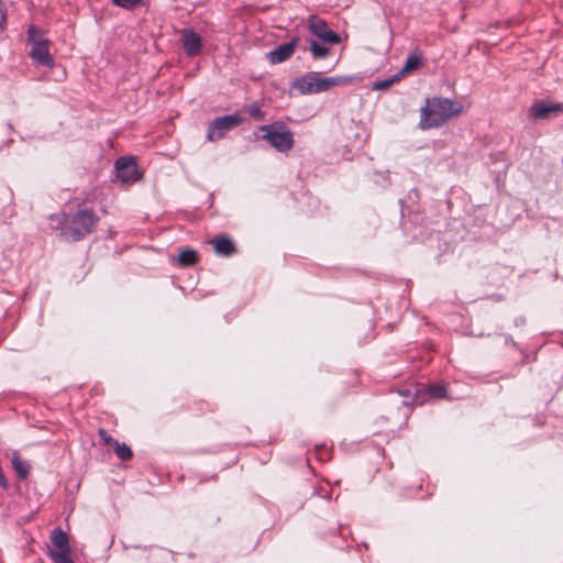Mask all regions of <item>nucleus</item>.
<instances>
[{"instance_id":"f257e3e1","label":"nucleus","mask_w":563,"mask_h":563,"mask_svg":"<svg viewBox=\"0 0 563 563\" xmlns=\"http://www.w3.org/2000/svg\"><path fill=\"white\" fill-rule=\"evenodd\" d=\"M57 221L60 235L65 241H80L91 234L99 222V217L93 210L84 208L73 213H63L60 217L52 218Z\"/></svg>"},{"instance_id":"f03ea898","label":"nucleus","mask_w":563,"mask_h":563,"mask_svg":"<svg viewBox=\"0 0 563 563\" xmlns=\"http://www.w3.org/2000/svg\"><path fill=\"white\" fill-rule=\"evenodd\" d=\"M462 104L448 98H433L421 110V128L431 129L444 124L462 112Z\"/></svg>"},{"instance_id":"7ed1b4c3","label":"nucleus","mask_w":563,"mask_h":563,"mask_svg":"<svg viewBox=\"0 0 563 563\" xmlns=\"http://www.w3.org/2000/svg\"><path fill=\"white\" fill-rule=\"evenodd\" d=\"M258 130L263 132L260 139L266 141L276 151L287 153L294 147V134L285 123L276 121L261 125Z\"/></svg>"},{"instance_id":"20e7f679","label":"nucleus","mask_w":563,"mask_h":563,"mask_svg":"<svg viewBox=\"0 0 563 563\" xmlns=\"http://www.w3.org/2000/svg\"><path fill=\"white\" fill-rule=\"evenodd\" d=\"M343 82L339 77H323L319 73H309L294 81V87L301 93H319Z\"/></svg>"},{"instance_id":"39448f33","label":"nucleus","mask_w":563,"mask_h":563,"mask_svg":"<svg viewBox=\"0 0 563 563\" xmlns=\"http://www.w3.org/2000/svg\"><path fill=\"white\" fill-rule=\"evenodd\" d=\"M27 38L31 43V57L41 66L53 67L54 59L48 51V41L43 38L41 32L31 26L27 31Z\"/></svg>"},{"instance_id":"423d86ee","label":"nucleus","mask_w":563,"mask_h":563,"mask_svg":"<svg viewBox=\"0 0 563 563\" xmlns=\"http://www.w3.org/2000/svg\"><path fill=\"white\" fill-rule=\"evenodd\" d=\"M242 122L243 118L238 113L217 118L209 124L207 137L212 142L218 141L225 132L239 126Z\"/></svg>"},{"instance_id":"0eeeda50","label":"nucleus","mask_w":563,"mask_h":563,"mask_svg":"<svg viewBox=\"0 0 563 563\" xmlns=\"http://www.w3.org/2000/svg\"><path fill=\"white\" fill-rule=\"evenodd\" d=\"M51 541L54 549H49L48 555L54 563H60L62 560L70 559L71 548L68 536L62 528H55L51 534Z\"/></svg>"},{"instance_id":"6e6552de","label":"nucleus","mask_w":563,"mask_h":563,"mask_svg":"<svg viewBox=\"0 0 563 563\" xmlns=\"http://www.w3.org/2000/svg\"><path fill=\"white\" fill-rule=\"evenodd\" d=\"M308 29L312 34L322 41L330 44L340 43V36L329 29L327 22L317 15H311L308 19Z\"/></svg>"},{"instance_id":"1a4fd4ad","label":"nucleus","mask_w":563,"mask_h":563,"mask_svg":"<svg viewBox=\"0 0 563 563\" xmlns=\"http://www.w3.org/2000/svg\"><path fill=\"white\" fill-rule=\"evenodd\" d=\"M114 167L117 178L123 184L134 183L139 178L136 162L133 157H120Z\"/></svg>"},{"instance_id":"9d476101","label":"nucleus","mask_w":563,"mask_h":563,"mask_svg":"<svg viewBox=\"0 0 563 563\" xmlns=\"http://www.w3.org/2000/svg\"><path fill=\"white\" fill-rule=\"evenodd\" d=\"M559 114H563V102L545 103L543 101H536L530 108V115L534 120H547Z\"/></svg>"},{"instance_id":"9b49d317","label":"nucleus","mask_w":563,"mask_h":563,"mask_svg":"<svg viewBox=\"0 0 563 563\" xmlns=\"http://www.w3.org/2000/svg\"><path fill=\"white\" fill-rule=\"evenodd\" d=\"M183 47L188 56H196L202 47L201 37L192 29L181 31Z\"/></svg>"},{"instance_id":"f8f14e48","label":"nucleus","mask_w":563,"mask_h":563,"mask_svg":"<svg viewBox=\"0 0 563 563\" xmlns=\"http://www.w3.org/2000/svg\"><path fill=\"white\" fill-rule=\"evenodd\" d=\"M299 42V37H294L290 42L285 43L273 49L268 53V59L273 64H279L288 58L291 57V55L295 52V48L297 47Z\"/></svg>"},{"instance_id":"ddd939ff","label":"nucleus","mask_w":563,"mask_h":563,"mask_svg":"<svg viewBox=\"0 0 563 563\" xmlns=\"http://www.w3.org/2000/svg\"><path fill=\"white\" fill-rule=\"evenodd\" d=\"M217 255L222 257L232 256L236 252L235 244L227 235H217L211 241Z\"/></svg>"},{"instance_id":"4468645a","label":"nucleus","mask_w":563,"mask_h":563,"mask_svg":"<svg viewBox=\"0 0 563 563\" xmlns=\"http://www.w3.org/2000/svg\"><path fill=\"white\" fill-rule=\"evenodd\" d=\"M421 64H422L421 54L415 52L407 57L405 65L402 66V68L400 69V71L398 74L401 77L406 73H410L412 70L418 69Z\"/></svg>"},{"instance_id":"2eb2a0df","label":"nucleus","mask_w":563,"mask_h":563,"mask_svg":"<svg viewBox=\"0 0 563 563\" xmlns=\"http://www.w3.org/2000/svg\"><path fill=\"white\" fill-rule=\"evenodd\" d=\"M198 262V253L195 250H183L178 255V264L181 267H189Z\"/></svg>"},{"instance_id":"dca6fc26","label":"nucleus","mask_w":563,"mask_h":563,"mask_svg":"<svg viewBox=\"0 0 563 563\" xmlns=\"http://www.w3.org/2000/svg\"><path fill=\"white\" fill-rule=\"evenodd\" d=\"M310 52L316 59H323L330 55V49L314 40L310 41Z\"/></svg>"},{"instance_id":"f3484780","label":"nucleus","mask_w":563,"mask_h":563,"mask_svg":"<svg viewBox=\"0 0 563 563\" xmlns=\"http://www.w3.org/2000/svg\"><path fill=\"white\" fill-rule=\"evenodd\" d=\"M113 449L117 456L122 461H126L132 457V450L125 443H119L117 441L114 442Z\"/></svg>"},{"instance_id":"a211bd4d","label":"nucleus","mask_w":563,"mask_h":563,"mask_svg":"<svg viewBox=\"0 0 563 563\" xmlns=\"http://www.w3.org/2000/svg\"><path fill=\"white\" fill-rule=\"evenodd\" d=\"M12 465L18 474V476L22 479L26 478L29 475V465L20 460L19 456H13Z\"/></svg>"},{"instance_id":"6ab92c4d","label":"nucleus","mask_w":563,"mask_h":563,"mask_svg":"<svg viewBox=\"0 0 563 563\" xmlns=\"http://www.w3.org/2000/svg\"><path fill=\"white\" fill-rule=\"evenodd\" d=\"M428 396L432 399H442L445 397V387L443 385H429L424 387Z\"/></svg>"},{"instance_id":"aec40b11","label":"nucleus","mask_w":563,"mask_h":563,"mask_svg":"<svg viewBox=\"0 0 563 563\" xmlns=\"http://www.w3.org/2000/svg\"><path fill=\"white\" fill-rule=\"evenodd\" d=\"M247 112L251 118H253L255 121H263L265 118V112L262 111L258 103H252L247 107Z\"/></svg>"},{"instance_id":"412c9836","label":"nucleus","mask_w":563,"mask_h":563,"mask_svg":"<svg viewBox=\"0 0 563 563\" xmlns=\"http://www.w3.org/2000/svg\"><path fill=\"white\" fill-rule=\"evenodd\" d=\"M400 78V75L397 74L388 79L376 81L373 86L374 89L384 90L390 87L395 81Z\"/></svg>"},{"instance_id":"4be33fe9","label":"nucleus","mask_w":563,"mask_h":563,"mask_svg":"<svg viewBox=\"0 0 563 563\" xmlns=\"http://www.w3.org/2000/svg\"><path fill=\"white\" fill-rule=\"evenodd\" d=\"M112 2L124 9H133L142 3V0H112Z\"/></svg>"},{"instance_id":"5701e85b","label":"nucleus","mask_w":563,"mask_h":563,"mask_svg":"<svg viewBox=\"0 0 563 563\" xmlns=\"http://www.w3.org/2000/svg\"><path fill=\"white\" fill-rule=\"evenodd\" d=\"M98 434L106 444L113 446L114 442H117V440H114L110 434H108V432L104 429H99Z\"/></svg>"},{"instance_id":"b1692460","label":"nucleus","mask_w":563,"mask_h":563,"mask_svg":"<svg viewBox=\"0 0 563 563\" xmlns=\"http://www.w3.org/2000/svg\"><path fill=\"white\" fill-rule=\"evenodd\" d=\"M7 22L5 9L2 0H0V32L4 30Z\"/></svg>"},{"instance_id":"393cba45","label":"nucleus","mask_w":563,"mask_h":563,"mask_svg":"<svg viewBox=\"0 0 563 563\" xmlns=\"http://www.w3.org/2000/svg\"><path fill=\"white\" fill-rule=\"evenodd\" d=\"M134 549H143V550H146L147 547H141V545H133Z\"/></svg>"}]
</instances>
